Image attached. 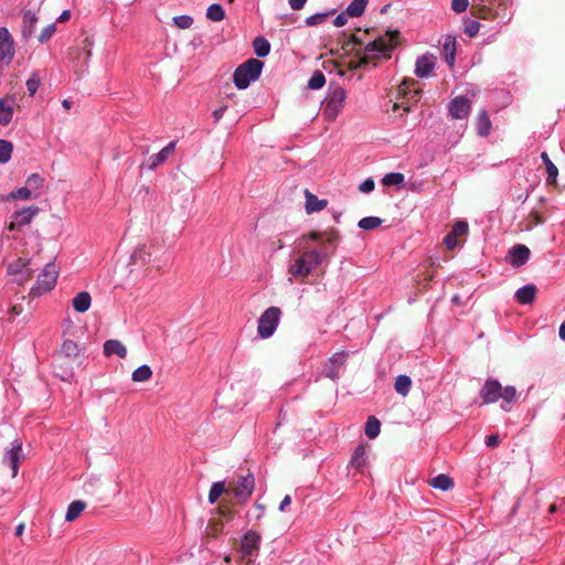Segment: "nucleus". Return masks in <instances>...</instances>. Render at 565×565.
<instances>
[{
  "label": "nucleus",
  "mask_w": 565,
  "mask_h": 565,
  "mask_svg": "<svg viewBox=\"0 0 565 565\" xmlns=\"http://www.w3.org/2000/svg\"><path fill=\"white\" fill-rule=\"evenodd\" d=\"M386 35L388 36V39H386L385 36H379L372 42H369L364 46V50L362 51V56L367 61L369 64L376 66L380 57H391V52L396 44V40L399 36V32L397 30L387 31Z\"/></svg>",
  "instance_id": "obj_1"
},
{
  "label": "nucleus",
  "mask_w": 565,
  "mask_h": 565,
  "mask_svg": "<svg viewBox=\"0 0 565 565\" xmlns=\"http://www.w3.org/2000/svg\"><path fill=\"white\" fill-rule=\"evenodd\" d=\"M230 499L223 500L222 503L245 504L250 498L255 488V478L248 472L246 475H236L227 482Z\"/></svg>",
  "instance_id": "obj_2"
},
{
  "label": "nucleus",
  "mask_w": 565,
  "mask_h": 565,
  "mask_svg": "<svg viewBox=\"0 0 565 565\" xmlns=\"http://www.w3.org/2000/svg\"><path fill=\"white\" fill-rule=\"evenodd\" d=\"M323 255L318 250H306L289 265L288 274L305 282L307 277L322 263Z\"/></svg>",
  "instance_id": "obj_3"
},
{
  "label": "nucleus",
  "mask_w": 565,
  "mask_h": 565,
  "mask_svg": "<svg viewBox=\"0 0 565 565\" xmlns=\"http://www.w3.org/2000/svg\"><path fill=\"white\" fill-rule=\"evenodd\" d=\"M264 63L257 58H249L241 64L233 74V82L238 89H245L258 79Z\"/></svg>",
  "instance_id": "obj_4"
},
{
  "label": "nucleus",
  "mask_w": 565,
  "mask_h": 565,
  "mask_svg": "<svg viewBox=\"0 0 565 565\" xmlns=\"http://www.w3.org/2000/svg\"><path fill=\"white\" fill-rule=\"evenodd\" d=\"M345 90L341 86L330 87L322 103V114L328 120H334L344 106Z\"/></svg>",
  "instance_id": "obj_5"
},
{
  "label": "nucleus",
  "mask_w": 565,
  "mask_h": 565,
  "mask_svg": "<svg viewBox=\"0 0 565 565\" xmlns=\"http://www.w3.org/2000/svg\"><path fill=\"white\" fill-rule=\"evenodd\" d=\"M215 514L213 515L209 524L205 529V535L207 537H217L218 534L223 532L224 520L230 521L233 520L235 515V511L228 503H221L215 510Z\"/></svg>",
  "instance_id": "obj_6"
},
{
  "label": "nucleus",
  "mask_w": 565,
  "mask_h": 565,
  "mask_svg": "<svg viewBox=\"0 0 565 565\" xmlns=\"http://www.w3.org/2000/svg\"><path fill=\"white\" fill-rule=\"evenodd\" d=\"M417 82L414 78H405L398 86V95L406 102H402L401 104L395 103L393 106V110L395 111L399 107H403L406 113L411 110L413 105H416L419 100L423 89L414 88Z\"/></svg>",
  "instance_id": "obj_7"
},
{
  "label": "nucleus",
  "mask_w": 565,
  "mask_h": 565,
  "mask_svg": "<svg viewBox=\"0 0 565 565\" xmlns=\"http://www.w3.org/2000/svg\"><path fill=\"white\" fill-rule=\"evenodd\" d=\"M281 313L280 308L275 306L267 308L262 313L257 326V332L262 339H267L274 334L278 327Z\"/></svg>",
  "instance_id": "obj_8"
},
{
  "label": "nucleus",
  "mask_w": 565,
  "mask_h": 565,
  "mask_svg": "<svg viewBox=\"0 0 565 565\" xmlns=\"http://www.w3.org/2000/svg\"><path fill=\"white\" fill-rule=\"evenodd\" d=\"M56 279H57L56 266L52 263L46 264L45 267L40 273L35 286L31 288L30 296L38 297V296L53 289V287L56 284Z\"/></svg>",
  "instance_id": "obj_9"
},
{
  "label": "nucleus",
  "mask_w": 565,
  "mask_h": 565,
  "mask_svg": "<svg viewBox=\"0 0 565 565\" xmlns=\"http://www.w3.org/2000/svg\"><path fill=\"white\" fill-rule=\"evenodd\" d=\"M260 542V535L255 531H248L242 539L241 553L246 562H253V556L257 553Z\"/></svg>",
  "instance_id": "obj_10"
},
{
  "label": "nucleus",
  "mask_w": 565,
  "mask_h": 565,
  "mask_svg": "<svg viewBox=\"0 0 565 565\" xmlns=\"http://www.w3.org/2000/svg\"><path fill=\"white\" fill-rule=\"evenodd\" d=\"M471 110V102L466 96L455 97L448 105V113L452 119L467 118Z\"/></svg>",
  "instance_id": "obj_11"
},
{
  "label": "nucleus",
  "mask_w": 565,
  "mask_h": 565,
  "mask_svg": "<svg viewBox=\"0 0 565 565\" xmlns=\"http://www.w3.org/2000/svg\"><path fill=\"white\" fill-rule=\"evenodd\" d=\"M39 206L32 205L23 209L22 211L15 212L13 214V221L9 225V230L13 231L17 228H21L25 225H29L32 220L39 214Z\"/></svg>",
  "instance_id": "obj_12"
},
{
  "label": "nucleus",
  "mask_w": 565,
  "mask_h": 565,
  "mask_svg": "<svg viewBox=\"0 0 565 565\" xmlns=\"http://www.w3.org/2000/svg\"><path fill=\"white\" fill-rule=\"evenodd\" d=\"M501 384L499 381L488 379L480 391V396L483 404H492L501 397Z\"/></svg>",
  "instance_id": "obj_13"
},
{
  "label": "nucleus",
  "mask_w": 565,
  "mask_h": 565,
  "mask_svg": "<svg viewBox=\"0 0 565 565\" xmlns=\"http://www.w3.org/2000/svg\"><path fill=\"white\" fill-rule=\"evenodd\" d=\"M0 53L1 61L9 64L14 56L13 39L7 28H0Z\"/></svg>",
  "instance_id": "obj_14"
},
{
  "label": "nucleus",
  "mask_w": 565,
  "mask_h": 565,
  "mask_svg": "<svg viewBox=\"0 0 565 565\" xmlns=\"http://www.w3.org/2000/svg\"><path fill=\"white\" fill-rule=\"evenodd\" d=\"M531 250L523 244L514 245L509 252L507 259L513 267L523 266L530 258Z\"/></svg>",
  "instance_id": "obj_15"
},
{
  "label": "nucleus",
  "mask_w": 565,
  "mask_h": 565,
  "mask_svg": "<svg viewBox=\"0 0 565 565\" xmlns=\"http://www.w3.org/2000/svg\"><path fill=\"white\" fill-rule=\"evenodd\" d=\"M4 459L9 462L11 469H12V477H17L19 465L24 459L23 449H22V441L19 439H15L13 441L12 448L9 450Z\"/></svg>",
  "instance_id": "obj_16"
},
{
  "label": "nucleus",
  "mask_w": 565,
  "mask_h": 565,
  "mask_svg": "<svg viewBox=\"0 0 565 565\" xmlns=\"http://www.w3.org/2000/svg\"><path fill=\"white\" fill-rule=\"evenodd\" d=\"M14 100L12 97L7 96L0 99V125L7 126L11 122L13 117Z\"/></svg>",
  "instance_id": "obj_17"
},
{
  "label": "nucleus",
  "mask_w": 565,
  "mask_h": 565,
  "mask_svg": "<svg viewBox=\"0 0 565 565\" xmlns=\"http://www.w3.org/2000/svg\"><path fill=\"white\" fill-rule=\"evenodd\" d=\"M435 67L434 57L429 55H422L416 61L415 74L418 77H425L430 74Z\"/></svg>",
  "instance_id": "obj_18"
},
{
  "label": "nucleus",
  "mask_w": 565,
  "mask_h": 565,
  "mask_svg": "<svg viewBox=\"0 0 565 565\" xmlns=\"http://www.w3.org/2000/svg\"><path fill=\"white\" fill-rule=\"evenodd\" d=\"M537 288L534 285H526L518 289L515 298L522 305H530L536 297Z\"/></svg>",
  "instance_id": "obj_19"
},
{
  "label": "nucleus",
  "mask_w": 565,
  "mask_h": 565,
  "mask_svg": "<svg viewBox=\"0 0 565 565\" xmlns=\"http://www.w3.org/2000/svg\"><path fill=\"white\" fill-rule=\"evenodd\" d=\"M492 124L487 110H480L476 118V128L478 135L481 137H487L490 134Z\"/></svg>",
  "instance_id": "obj_20"
},
{
  "label": "nucleus",
  "mask_w": 565,
  "mask_h": 565,
  "mask_svg": "<svg viewBox=\"0 0 565 565\" xmlns=\"http://www.w3.org/2000/svg\"><path fill=\"white\" fill-rule=\"evenodd\" d=\"M305 196H306V212L308 214H311L313 212H319V211L323 210L328 204L327 200H319L309 190H305Z\"/></svg>",
  "instance_id": "obj_21"
},
{
  "label": "nucleus",
  "mask_w": 565,
  "mask_h": 565,
  "mask_svg": "<svg viewBox=\"0 0 565 565\" xmlns=\"http://www.w3.org/2000/svg\"><path fill=\"white\" fill-rule=\"evenodd\" d=\"M92 303V297L87 291L78 292L72 300V305L75 311L79 313L86 312Z\"/></svg>",
  "instance_id": "obj_22"
},
{
  "label": "nucleus",
  "mask_w": 565,
  "mask_h": 565,
  "mask_svg": "<svg viewBox=\"0 0 565 565\" xmlns=\"http://www.w3.org/2000/svg\"><path fill=\"white\" fill-rule=\"evenodd\" d=\"M174 149H175V142L171 141L168 146H166L163 149H161L160 152H158L157 154L150 157V159H149V161H150L149 167L151 169H154L158 166H160L161 163H163L167 160V158L174 152Z\"/></svg>",
  "instance_id": "obj_23"
},
{
  "label": "nucleus",
  "mask_w": 565,
  "mask_h": 565,
  "mask_svg": "<svg viewBox=\"0 0 565 565\" xmlns=\"http://www.w3.org/2000/svg\"><path fill=\"white\" fill-rule=\"evenodd\" d=\"M222 494H225V499H230L228 487L224 481L213 482L209 491V502L215 503Z\"/></svg>",
  "instance_id": "obj_24"
},
{
  "label": "nucleus",
  "mask_w": 565,
  "mask_h": 565,
  "mask_svg": "<svg viewBox=\"0 0 565 565\" xmlns=\"http://www.w3.org/2000/svg\"><path fill=\"white\" fill-rule=\"evenodd\" d=\"M104 353L105 355L116 354L119 358L124 359L127 355L126 347L118 340H107L104 343Z\"/></svg>",
  "instance_id": "obj_25"
},
{
  "label": "nucleus",
  "mask_w": 565,
  "mask_h": 565,
  "mask_svg": "<svg viewBox=\"0 0 565 565\" xmlns=\"http://www.w3.org/2000/svg\"><path fill=\"white\" fill-rule=\"evenodd\" d=\"M443 50L447 64L452 66L456 58V39L451 35H447L443 44Z\"/></svg>",
  "instance_id": "obj_26"
},
{
  "label": "nucleus",
  "mask_w": 565,
  "mask_h": 565,
  "mask_svg": "<svg viewBox=\"0 0 565 565\" xmlns=\"http://www.w3.org/2000/svg\"><path fill=\"white\" fill-rule=\"evenodd\" d=\"M151 260V253L146 245L137 247L130 256L134 265H146Z\"/></svg>",
  "instance_id": "obj_27"
},
{
  "label": "nucleus",
  "mask_w": 565,
  "mask_h": 565,
  "mask_svg": "<svg viewBox=\"0 0 565 565\" xmlns=\"http://www.w3.org/2000/svg\"><path fill=\"white\" fill-rule=\"evenodd\" d=\"M38 23V17L32 11L23 13V25L22 33L24 38H30L34 33L35 25Z\"/></svg>",
  "instance_id": "obj_28"
},
{
  "label": "nucleus",
  "mask_w": 565,
  "mask_h": 565,
  "mask_svg": "<svg viewBox=\"0 0 565 565\" xmlns=\"http://www.w3.org/2000/svg\"><path fill=\"white\" fill-rule=\"evenodd\" d=\"M350 465L356 470H361L366 465V449L365 446L359 445L351 458Z\"/></svg>",
  "instance_id": "obj_29"
},
{
  "label": "nucleus",
  "mask_w": 565,
  "mask_h": 565,
  "mask_svg": "<svg viewBox=\"0 0 565 565\" xmlns=\"http://www.w3.org/2000/svg\"><path fill=\"white\" fill-rule=\"evenodd\" d=\"M470 13L472 17H475L477 19L488 20V19L494 18L491 7H489L482 2H480L478 4H472L470 8Z\"/></svg>",
  "instance_id": "obj_30"
},
{
  "label": "nucleus",
  "mask_w": 565,
  "mask_h": 565,
  "mask_svg": "<svg viewBox=\"0 0 565 565\" xmlns=\"http://www.w3.org/2000/svg\"><path fill=\"white\" fill-rule=\"evenodd\" d=\"M541 158L545 164V169H546V173H547V179H546L547 184H555L556 178L558 175L557 167L551 161V159L546 152H542Z\"/></svg>",
  "instance_id": "obj_31"
},
{
  "label": "nucleus",
  "mask_w": 565,
  "mask_h": 565,
  "mask_svg": "<svg viewBox=\"0 0 565 565\" xmlns=\"http://www.w3.org/2000/svg\"><path fill=\"white\" fill-rule=\"evenodd\" d=\"M429 484L435 489L447 491L452 489L454 481L449 476L441 473L430 479Z\"/></svg>",
  "instance_id": "obj_32"
},
{
  "label": "nucleus",
  "mask_w": 565,
  "mask_h": 565,
  "mask_svg": "<svg viewBox=\"0 0 565 565\" xmlns=\"http://www.w3.org/2000/svg\"><path fill=\"white\" fill-rule=\"evenodd\" d=\"M323 236H326V239L323 241V245L333 244L339 239V235L335 230H332L328 233L312 231L308 234V237L312 241H320L323 238Z\"/></svg>",
  "instance_id": "obj_33"
},
{
  "label": "nucleus",
  "mask_w": 565,
  "mask_h": 565,
  "mask_svg": "<svg viewBox=\"0 0 565 565\" xmlns=\"http://www.w3.org/2000/svg\"><path fill=\"white\" fill-rule=\"evenodd\" d=\"M253 47H254L255 54L258 57H265L270 52V43L263 36H257L254 39Z\"/></svg>",
  "instance_id": "obj_34"
},
{
  "label": "nucleus",
  "mask_w": 565,
  "mask_h": 565,
  "mask_svg": "<svg viewBox=\"0 0 565 565\" xmlns=\"http://www.w3.org/2000/svg\"><path fill=\"white\" fill-rule=\"evenodd\" d=\"M411 386L412 380L407 375H398L394 383L395 391L402 396H406L409 393Z\"/></svg>",
  "instance_id": "obj_35"
},
{
  "label": "nucleus",
  "mask_w": 565,
  "mask_h": 565,
  "mask_svg": "<svg viewBox=\"0 0 565 565\" xmlns=\"http://www.w3.org/2000/svg\"><path fill=\"white\" fill-rule=\"evenodd\" d=\"M84 509H85V503L83 501H79V500L73 501L67 508V511L65 514V520L68 522L76 520L79 516V514L83 512Z\"/></svg>",
  "instance_id": "obj_36"
},
{
  "label": "nucleus",
  "mask_w": 565,
  "mask_h": 565,
  "mask_svg": "<svg viewBox=\"0 0 565 565\" xmlns=\"http://www.w3.org/2000/svg\"><path fill=\"white\" fill-rule=\"evenodd\" d=\"M369 0H353L347 8V14L352 18H356L363 14Z\"/></svg>",
  "instance_id": "obj_37"
},
{
  "label": "nucleus",
  "mask_w": 565,
  "mask_h": 565,
  "mask_svg": "<svg viewBox=\"0 0 565 565\" xmlns=\"http://www.w3.org/2000/svg\"><path fill=\"white\" fill-rule=\"evenodd\" d=\"M29 265V259L18 258L8 265L7 271L10 276L19 275L20 273L30 269Z\"/></svg>",
  "instance_id": "obj_38"
},
{
  "label": "nucleus",
  "mask_w": 565,
  "mask_h": 565,
  "mask_svg": "<svg viewBox=\"0 0 565 565\" xmlns=\"http://www.w3.org/2000/svg\"><path fill=\"white\" fill-rule=\"evenodd\" d=\"M44 184V178L39 173H32L25 181V185L29 186L34 192V198L40 196L39 190Z\"/></svg>",
  "instance_id": "obj_39"
},
{
  "label": "nucleus",
  "mask_w": 565,
  "mask_h": 565,
  "mask_svg": "<svg viewBox=\"0 0 565 565\" xmlns=\"http://www.w3.org/2000/svg\"><path fill=\"white\" fill-rule=\"evenodd\" d=\"M151 376L152 370L149 365L143 364L132 372L131 380L134 382H147L151 379Z\"/></svg>",
  "instance_id": "obj_40"
},
{
  "label": "nucleus",
  "mask_w": 565,
  "mask_h": 565,
  "mask_svg": "<svg viewBox=\"0 0 565 565\" xmlns=\"http://www.w3.org/2000/svg\"><path fill=\"white\" fill-rule=\"evenodd\" d=\"M206 18L213 22H220L225 18V11L221 4L213 3L206 10Z\"/></svg>",
  "instance_id": "obj_41"
},
{
  "label": "nucleus",
  "mask_w": 565,
  "mask_h": 565,
  "mask_svg": "<svg viewBox=\"0 0 565 565\" xmlns=\"http://www.w3.org/2000/svg\"><path fill=\"white\" fill-rule=\"evenodd\" d=\"M380 428H381L380 420L375 416H370L366 422L365 435L369 438L374 439L375 437L379 436Z\"/></svg>",
  "instance_id": "obj_42"
},
{
  "label": "nucleus",
  "mask_w": 565,
  "mask_h": 565,
  "mask_svg": "<svg viewBox=\"0 0 565 565\" xmlns=\"http://www.w3.org/2000/svg\"><path fill=\"white\" fill-rule=\"evenodd\" d=\"M405 177L399 172H391L384 175L382 183L385 186L399 185L404 182Z\"/></svg>",
  "instance_id": "obj_43"
},
{
  "label": "nucleus",
  "mask_w": 565,
  "mask_h": 565,
  "mask_svg": "<svg viewBox=\"0 0 565 565\" xmlns=\"http://www.w3.org/2000/svg\"><path fill=\"white\" fill-rule=\"evenodd\" d=\"M383 223L382 218L376 216L363 217L359 222V227L365 231L374 230Z\"/></svg>",
  "instance_id": "obj_44"
},
{
  "label": "nucleus",
  "mask_w": 565,
  "mask_h": 565,
  "mask_svg": "<svg viewBox=\"0 0 565 565\" xmlns=\"http://www.w3.org/2000/svg\"><path fill=\"white\" fill-rule=\"evenodd\" d=\"M13 146L10 141L0 139V163H6L11 159Z\"/></svg>",
  "instance_id": "obj_45"
},
{
  "label": "nucleus",
  "mask_w": 565,
  "mask_h": 565,
  "mask_svg": "<svg viewBox=\"0 0 565 565\" xmlns=\"http://www.w3.org/2000/svg\"><path fill=\"white\" fill-rule=\"evenodd\" d=\"M481 24L477 20L466 19L463 21V32L469 38H475L480 31Z\"/></svg>",
  "instance_id": "obj_46"
},
{
  "label": "nucleus",
  "mask_w": 565,
  "mask_h": 565,
  "mask_svg": "<svg viewBox=\"0 0 565 565\" xmlns=\"http://www.w3.org/2000/svg\"><path fill=\"white\" fill-rule=\"evenodd\" d=\"M363 44V39H361L360 36H358L356 34H351L343 43L342 45V49L348 53V54H351V53H355V49L354 46L355 45H361Z\"/></svg>",
  "instance_id": "obj_47"
},
{
  "label": "nucleus",
  "mask_w": 565,
  "mask_h": 565,
  "mask_svg": "<svg viewBox=\"0 0 565 565\" xmlns=\"http://www.w3.org/2000/svg\"><path fill=\"white\" fill-rule=\"evenodd\" d=\"M326 84V76L321 71H316L308 82L310 89H319Z\"/></svg>",
  "instance_id": "obj_48"
},
{
  "label": "nucleus",
  "mask_w": 565,
  "mask_h": 565,
  "mask_svg": "<svg viewBox=\"0 0 565 565\" xmlns=\"http://www.w3.org/2000/svg\"><path fill=\"white\" fill-rule=\"evenodd\" d=\"M354 56L356 57V60H352L348 63L349 70L354 71L365 65H369L367 61L362 56V50H356Z\"/></svg>",
  "instance_id": "obj_49"
},
{
  "label": "nucleus",
  "mask_w": 565,
  "mask_h": 565,
  "mask_svg": "<svg viewBox=\"0 0 565 565\" xmlns=\"http://www.w3.org/2000/svg\"><path fill=\"white\" fill-rule=\"evenodd\" d=\"M518 397V393L514 386H501V397L504 403L510 404Z\"/></svg>",
  "instance_id": "obj_50"
},
{
  "label": "nucleus",
  "mask_w": 565,
  "mask_h": 565,
  "mask_svg": "<svg viewBox=\"0 0 565 565\" xmlns=\"http://www.w3.org/2000/svg\"><path fill=\"white\" fill-rule=\"evenodd\" d=\"M335 12V10H332L330 12H326V13H316V14H312L310 17H308L306 19V24L309 25V26H313V25H318L322 22H324V20L333 14Z\"/></svg>",
  "instance_id": "obj_51"
},
{
  "label": "nucleus",
  "mask_w": 565,
  "mask_h": 565,
  "mask_svg": "<svg viewBox=\"0 0 565 565\" xmlns=\"http://www.w3.org/2000/svg\"><path fill=\"white\" fill-rule=\"evenodd\" d=\"M174 24L182 30L189 29L193 24V18L190 15H178L173 18Z\"/></svg>",
  "instance_id": "obj_52"
},
{
  "label": "nucleus",
  "mask_w": 565,
  "mask_h": 565,
  "mask_svg": "<svg viewBox=\"0 0 565 565\" xmlns=\"http://www.w3.org/2000/svg\"><path fill=\"white\" fill-rule=\"evenodd\" d=\"M77 351H78V348H77V344L72 341V340H65L63 342V345H62V352L71 358V356H76L77 355Z\"/></svg>",
  "instance_id": "obj_53"
},
{
  "label": "nucleus",
  "mask_w": 565,
  "mask_h": 565,
  "mask_svg": "<svg viewBox=\"0 0 565 565\" xmlns=\"http://www.w3.org/2000/svg\"><path fill=\"white\" fill-rule=\"evenodd\" d=\"M11 196L14 199L29 200L34 196V192L25 185L12 192Z\"/></svg>",
  "instance_id": "obj_54"
},
{
  "label": "nucleus",
  "mask_w": 565,
  "mask_h": 565,
  "mask_svg": "<svg viewBox=\"0 0 565 565\" xmlns=\"http://www.w3.org/2000/svg\"><path fill=\"white\" fill-rule=\"evenodd\" d=\"M468 224L465 221H457L454 226L451 233L458 238L459 236H463L468 233Z\"/></svg>",
  "instance_id": "obj_55"
},
{
  "label": "nucleus",
  "mask_w": 565,
  "mask_h": 565,
  "mask_svg": "<svg viewBox=\"0 0 565 565\" xmlns=\"http://www.w3.org/2000/svg\"><path fill=\"white\" fill-rule=\"evenodd\" d=\"M55 31H56V26L54 23L45 26L39 35V41L41 43H45L46 41H49L51 39V36L55 33Z\"/></svg>",
  "instance_id": "obj_56"
},
{
  "label": "nucleus",
  "mask_w": 565,
  "mask_h": 565,
  "mask_svg": "<svg viewBox=\"0 0 565 565\" xmlns=\"http://www.w3.org/2000/svg\"><path fill=\"white\" fill-rule=\"evenodd\" d=\"M40 85V78L36 74H33L28 81H26V88L30 94V96H33Z\"/></svg>",
  "instance_id": "obj_57"
},
{
  "label": "nucleus",
  "mask_w": 565,
  "mask_h": 565,
  "mask_svg": "<svg viewBox=\"0 0 565 565\" xmlns=\"http://www.w3.org/2000/svg\"><path fill=\"white\" fill-rule=\"evenodd\" d=\"M345 360L347 354L344 352H337L329 359V363L340 369L345 363Z\"/></svg>",
  "instance_id": "obj_58"
},
{
  "label": "nucleus",
  "mask_w": 565,
  "mask_h": 565,
  "mask_svg": "<svg viewBox=\"0 0 565 565\" xmlns=\"http://www.w3.org/2000/svg\"><path fill=\"white\" fill-rule=\"evenodd\" d=\"M469 7V0H452L451 1V9L456 13H462L465 12Z\"/></svg>",
  "instance_id": "obj_59"
},
{
  "label": "nucleus",
  "mask_w": 565,
  "mask_h": 565,
  "mask_svg": "<svg viewBox=\"0 0 565 565\" xmlns=\"http://www.w3.org/2000/svg\"><path fill=\"white\" fill-rule=\"evenodd\" d=\"M15 277V281L19 285H23L24 282L29 281L33 276V270L30 268L25 271L20 273L19 275H13Z\"/></svg>",
  "instance_id": "obj_60"
},
{
  "label": "nucleus",
  "mask_w": 565,
  "mask_h": 565,
  "mask_svg": "<svg viewBox=\"0 0 565 565\" xmlns=\"http://www.w3.org/2000/svg\"><path fill=\"white\" fill-rule=\"evenodd\" d=\"M339 370L337 366L334 365H331L329 362L328 364L326 365L324 367V373H326V376L331 379V380H335L339 377Z\"/></svg>",
  "instance_id": "obj_61"
},
{
  "label": "nucleus",
  "mask_w": 565,
  "mask_h": 565,
  "mask_svg": "<svg viewBox=\"0 0 565 565\" xmlns=\"http://www.w3.org/2000/svg\"><path fill=\"white\" fill-rule=\"evenodd\" d=\"M444 244L448 249H454L458 244L457 237L450 232L445 236Z\"/></svg>",
  "instance_id": "obj_62"
},
{
  "label": "nucleus",
  "mask_w": 565,
  "mask_h": 565,
  "mask_svg": "<svg viewBox=\"0 0 565 565\" xmlns=\"http://www.w3.org/2000/svg\"><path fill=\"white\" fill-rule=\"evenodd\" d=\"M374 186H375L374 181L372 179H367L360 184L359 189L361 192L367 193V192L373 191Z\"/></svg>",
  "instance_id": "obj_63"
},
{
  "label": "nucleus",
  "mask_w": 565,
  "mask_h": 565,
  "mask_svg": "<svg viewBox=\"0 0 565 565\" xmlns=\"http://www.w3.org/2000/svg\"><path fill=\"white\" fill-rule=\"evenodd\" d=\"M83 45H84L83 49L85 50L86 62H87L89 60V57L92 56L93 40L89 38H85L83 41Z\"/></svg>",
  "instance_id": "obj_64"
}]
</instances>
